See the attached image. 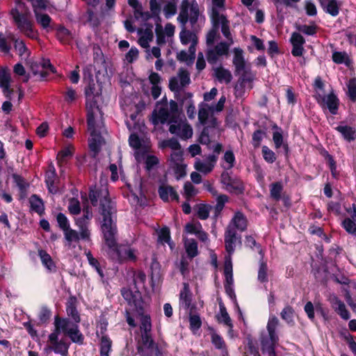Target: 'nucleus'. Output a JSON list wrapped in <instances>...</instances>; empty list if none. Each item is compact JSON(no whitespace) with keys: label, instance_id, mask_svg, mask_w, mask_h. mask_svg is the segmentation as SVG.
<instances>
[{"label":"nucleus","instance_id":"f257e3e1","mask_svg":"<svg viewBox=\"0 0 356 356\" xmlns=\"http://www.w3.org/2000/svg\"><path fill=\"white\" fill-rule=\"evenodd\" d=\"M116 212L114 204L105 195L100 200V213L102 216L101 229L104 244L107 247V253L113 259L120 262L135 261L137 258L136 251L129 246L119 245L117 243Z\"/></svg>","mask_w":356,"mask_h":356},{"label":"nucleus","instance_id":"f03ea898","mask_svg":"<svg viewBox=\"0 0 356 356\" xmlns=\"http://www.w3.org/2000/svg\"><path fill=\"white\" fill-rule=\"evenodd\" d=\"M87 116L88 129L90 134L88 145L90 151L92 152V156L95 157L99 152L101 147L104 143V139L101 136V133L104 127L103 118L97 106H91L88 110Z\"/></svg>","mask_w":356,"mask_h":356},{"label":"nucleus","instance_id":"7ed1b4c3","mask_svg":"<svg viewBox=\"0 0 356 356\" xmlns=\"http://www.w3.org/2000/svg\"><path fill=\"white\" fill-rule=\"evenodd\" d=\"M181 108H179L178 104L170 100L169 104L164 106L154 108L149 118L150 122L154 125L168 124L177 117H179Z\"/></svg>","mask_w":356,"mask_h":356},{"label":"nucleus","instance_id":"20e7f679","mask_svg":"<svg viewBox=\"0 0 356 356\" xmlns=\"http://www.w3.org/2000/svg\"><path fill=\"white\" fill-rule=\"evenodd\" d=\"M48 70L54 72V68L49 60L40 61L33 58H28L26 67H24V82L32 76L44 78L48 74Z\"/></svg>","mask_w":356,"mask_h":356},{"label":"nucleus","instance_id":"39448f33","mask_svg":"<svg viewBox=\"0 0 356 356\" xmlns=\"http://www.w3.org/2000/svg\"><path fill=\"white\" fill-rule=\"evenodd\" d=\"M279 324V319L275 316H271L269 318L266 325L267 333H263L260 337L261 349L263 353L275 350L279 341L276 333Z\"/></svg>","mask_w":356,"mask_h":356},{"label":"nucleus","instance_id":"423d86ee","mask_svg":"<svg viewBox=\"0 0 356 356\" xmlns=\"http://www.w3.org/2000/svg\"><path fill=\"white\" fill-rule=\"evenodd\" d=\"M129 5L134 9V16L137 20L147 22L152 18L160 19L161 5L157 0H149L150 11H145L138 0H128Z\"/></svg>","mask_w":356,"mask_h":356},{"label":"nucleus","instance_id":"0eeeda50","mask_svg":"<svg viewBox=\"0 0 356 356\" xmlns=\"http://www.w3.org/2000/svg\"><path fill=\"white\" fill-rule=\"evenodd\" d=\"M200 15L198 5L193 1L191 3L188 0H183L181 1L180 12L177 17L178 22L181 26H186L188 21L190 22L193 26L197 22Z\"/></svg>","mask_w":356,"mask_h":356},{"label":"nucleus","instance_id":"6e6552de","mask_svg":"<svg viewBox=\"0 0 356 356\" xmlns=\"http://www.w3.org/2000/svg\"><path fill=\"white\" fill-rule=\"evenodd\" d=\"M54 325H57L59 330L67 335L74 343H83V337L79 330L78 323H74L67 318L56 316Z\"/></svg>","mask_w":356,"mask_h":356},{"label":"nucleus","instance_id":"1a4fd4ad","mask_svg":"<svg viewBox=\"0 0 356 356\" xmlns=\"http://www.w3.org/2000/svg\"><path fill=\"white\" fill-rule=\"evenodd\" d=\"M225 11V10H214L213 11H211V21L213 28L218 29L220 27L223 35L228 41H230V43H234V40L229 31V21L227 19Z\"/></svg>","mask_w":356,"mask_h":356},{"label":"nucleus","instance_id":"9d476101","mask_svg":"<svg viewBox=\"0 0 356 356\" xmlns=\"http://www.w3.org/2000/svg\"><path fill=\"white\" fill-rule=\"evenodd\" d=\"M169 125V131L170 134L179 137L182 140H187L193 136V129L186 122V119L177 117L168 124Z\"/></svg>","mask_w":356,"mask_h":356},{"label":"nucleus","instance_id":"9b49d317","mask_svg":"<svg viewBox=\"0 0 356 356\" xmlns=\"http://www.w3.org/2000/svg\"><path fill=\"white\" fill-rule=\"evenodd\" d=\"M54 332L49 335L48 345L45 348V350L47 353L53 350L56 354L67 356L69 346L63 340H58V336L61 331L57 325H54Z\"/></svg>","mask_w":356,"mask_h":356},{"label":"nucleus","instance_id":"f8f14e48","mask_svg":"<svg viewBox=\"0 0 356 356\" xmlns=\"http://www.w3.org/2000/svg\"><path fill=\"white\" fill-rule=\"evenodd\" d=\"M190 83L189 72L184 68H180L178 70L177 75L170 79L169 88L175 93H179L182 88L188 86Z\"/></svg>","mask_w":356,"mask_h":356},{"label":"nucleus","instance_id":"ddd939ff","mask_svg":"<svg viewBox=\"0 0 356 356\" xmlns=\"http://www.w3.org/2000/svg\"><path fill=\"white\" fill-rule=\"evenodd\" d=\"M241 76L234 87L236 93L238 95H242L245 89L250 90L252 88V81L255 74L250 68L242 70Z\"/></svg>","mask_w":356,"mask_h":356},{"label":"nucleus","instance_id":"4468645a","mask_svg":"<svg viewBox=\"0 0 356 356\" xmlns=\"http://www.w3.org/2000/svg\"><path fill=\"white\" fill-rule=\"evenodd\" d=\"M230 41L227 42H221L214 47L209 48L207 52V59L211 64L216 63L220 56L228 54L229 48L231 44Z\"/></svg>","mask_w":356,"mask_h":356},{"label":"nucleus","instance_id":"2eb2a0df","mask_svg":"<svg viewBox=\"0 0 356 356\" xmlns=\"http://www.w3.org/2000/svg\"><path fill=\"white\" fill-rule=\"evenodd\" d=\"M179 38L182 44L187 45L191 43L188 51L191 55L192 58L195 57V47L197 44V37L196 34L189 30L186 29V26H181V30L179 33Z\"/></svg>","mask_w":356,"mask_h":356},{"label":"nucleus","instance_id":"dca6fc26","mask_svg":"<svg viewBox=\"0 0 356 356\" xmlns=\"http://www.w3.org/2000/svg\"><path fill=\"white\" fill-rule=\"evenodd\" d=\"M225 249L229 257L234 253L237 242L241 243V236H237L236 231L232 225H228L225 232Z\"/></svg>","mask_w":356,"mask_h":356},{"label":"nucleus","instance_id":"f3484780","mask_svg":"<svg viewBox=\"0 0 356 356\" xmlns=\"http://www.w3.org/2000/svg\"><path fill=\"white\" fill-rule=\"evenodd\" d=\"M221 182L229 192L242 193L244 190L241 181L236 178H232L227 172L222 173Z\"/></svg>","mask_w":356,"mask_h":356},{"label":"nucleus","instance_id":"a211bd4d","mask_svg":"<svg viewBox=\"0 0 356 356\" xmlns=\"http://www.w3.org/2000/svg\"><path fill=\"white\" fill-rule=\"evenodd\" d=\"M141 337L143 344L147 346L146 348H153L155 350V356H166L165 347L167 344L165 343L160 345L155 343L152 337L151 332H142Z\"/></svg>","mask_w":356,"mask_h":356},{"label":"nucleus","instance_id":"6ab92c4d","mask_svg":"<svg viewBox=\"0 0 356 356\" xmlns=\"http://www.w3.org/2000/svg\"><path fill=\"white\" fill-rule=\"evenodd\" d=\"M45 182L51 193L55 194L58 191L59 179L57 176L54 165L52 163L49 165L48 170L46 172Z\"/></svg>","mask_w":356,"mask_h":356},{"label":"nucleus","instance_id":"aec40b11","mask_svg":"<svg viewBox=\"0 0 356 356\" xmlns=\"http://www.w3.org/2000/svg\"><path fill=\"white\" fill-rule=\"evenodd\" d=\"M11 75L8 67L0 68V88H2L3 94L9 97L14 90L10 88Z\"/></svg>","mask_w":356,"mask_h":356},{"label":"nucleus","instance_id":"412c9836","mask_svg":"<svg viewBox=\"0 0 356 356\" xmlns=\"http://www.w3.org/2000/svg\"><path fill=\"white\" fill-rule=\"evenodd\" d=\"M233 52V65L235 67V73L241 74L242 70L250 68L244 58L243 49L241 48H234Z\"/></svg>","mask_w":356,"mask_h":356},{"label":"nucleus","instance_id":"4be33fe9","mask_svg":"<svg viewBox=\"0 0 356 356\" xmlns=\"http://www.w3.org/2000/svg\"><path fill=\"white\" fill-rule=\"evenodd\" d=\"M153 26L152 24H147L145 29H139L138 33L140 35L138 39L139 44L145 49L149 47V43L153 40L154 33L152 31Z\"/></svg>","mask_w":356,"mask_h":356},{"label":"nucleus","instance_id":"5701e85b","mask_svg":"<svg viewBox=\"0 0 356 356\" xmlns=\"http://www.w3.org/2000/svg\"><path fill=\"white\" fill-rule=\"evenodd\" d=\"M122 295L129 305H134L136 307V310H138L140 307H143L141 294L138 290L133 292L129 289H122Z\"/></svg>","mask_w":356,"mask_h":356},{"label":"nucleus","instance_id":"b1692460","mask_svg":"<svg viewBox=\"0 0 356 356\" xmlns=\"http://www.w3.org/2000/svg\"><path fill=\"white\" fill-rule=\"evenodd\" d=\"M290 41L293 46L292 55L301 56L304 51L302 45L305 42L304 38L299 33L294 32L291 35Z\"/></svg>","mask_w":356,"mask_h":356},{"label":"nucleus","instance_id":"393cba45","mask_svg":"<svg viewBox=\"0 0 356 356\" xmlns=\"http://www.w3.org/2000/svg\"><path fill=\"white\" fill-rule=\"evenodd\" d=\"M158 193L161 199L164 202H168L170 200L176 201L179 200L178 194L175 188L171 186L162 184L159 186Z\"/></svg>","mask_w":356,"mask_h":356},{"label":"nucleus","instance_id":"a878e982","mask_svg":"<svg viewBox=\"0 0 356 356\" xmlns=\"http://www.w3.org/2000/svg\"><path fill=\"white\" fill-rule=\"evenodd\" d=\"M139 316L140 320V329L142 332H151L152 331V321L150 315L145 312L144 307H140L136 310Z\"/></svg>","mask_w":356,"mask_h":356},{"label":"nucleus","instance_id":"bb28decb","mask_svg":"<svg viewBox=\"0 0 356 356\" xmlns=\"http://www.w3.org/2000/svg\"><path fill=\"white\" fill-rule=\"evenodd\" d=\"M330 301L334 311L343 318L348 320L350 318V313L347 310L345 304L337 296H333L330 298Z\"/></svg>","mask_w":356,"mask_h":356},{"label":"nucleus","instance_id":"cd10ccee","mask_svg":"<svg viewBox=\"0 0 356 356\" xmlns=\"http://www.w3.org/2000/svg\"><path fill=\"white\" fill-rule=\"evenodd\" d=\"M192 293L189 285L184 283L183 289L179 293V305L185 309H189L191 305Z\"/></svg>","mask_w":356,"mask_h":356},{"label":"nucleus","instance_id":"c85d7f7f","mask_svg":"<svg viewBox=\"0 0 356 356\" xmlns=\"http://www.w3.org/2000/svg\"><path fill=\"white\" fill-rule=\"evenodd\" d=\"M323 9L332 16H337L339 12L340 4L338 0H318Z\"/></svg>","mask_w":356,"mask_h":356},{"label":"nucleus","instance_id":"c756f323","mask_svg":"<svg viewBox=\"0 0 356 356\" xmlns=\"http://www.w3.org/2000/svg\"><path fill=\"white\" fill-rule=\"evenodd\" d=\"M229 225H232L235 229H237L243 232L247 229L248 221L244 214L238 211L235 213Z\"/></svg>","mask_w":356,"mask_h":356},{"label":"nucleus","instance_id":"7c9ffc66","mask_svg":"<svg viewBox=\"0 0 356 356\" xmlns=\"http://www.w3.org/2000/svg\"><path fill=\"white\" fill-rule=\"evenodd\" d=\"M30 209L42 216L44 211V202L41 198L36 195H33L29 198Z\"/></svg>","mask_w":356,"mask_h":356},{"label":"nucleus","instance_id":"2f4dec72","mask_svg":"<svg viewBox=\"0 0 356 356\" xmlns=\"http://www.w3.org/2000/svg\"><path fill=\"white\" fill-rule=\"evenodd\" d=\"M66 312L69 316H70L74 321V323H79L81 321L79 312L76 308V299L74 298H70L67 302Z\"/></svg>","mask_w":356,"mask_h":356},{"label":"nucleus","instance_id":"473e14b6","mask_svg":"<svg viewBox=\"0 0 356 356\" xmlns=\"http://www.w3.org/2000/svg\"><path fill=\"white\" fill-rule=\"evenodd\" d=\"M75 224L79 229V235L82 240L89 241L90 240V231L88 228L89 222L81 220H76Z\"/></svg>","mask_w":356,"mask_h":356},{"label":"nucleus","instance_id":"72a5a7b5","mask_svg":"<svg viewBox=\"0 0 356 356\" xmlns=\"http://www.w3.org/2000/svg\"><path fill=\"white\" fill-rule=\"evenodd\" d=\"M323 102L326 104L332 114L335 115L338 110L339 99L335 95L331 93L323 98Z\"/></svg>","mask_w":356,"mask_h":356},{"label":"nucleus","instance_id":"f704fd0d","mask_svg":"<svg viewBox=\"0 0 356 356\" xmlns=\"http://www.w3.org/2000/svg\"><path fill=\"white\" fill-rule=\"evenodd\" d=\"M56 37L63 44H67L73 39L71 31L63 26L57 28Z\"/></svg>","mask_w":356,"mask_h":356},{"label":"nucleus","instance_id":"c9c22d12","mask_svg":"<svg viewBox=\"0 0 356 356\" xmlns=\"http://www.w3.org/2000/svg\"><path fill=\"white\" fill-rule=\"evenodd\" d=\"M354 212L352 215L353 220L350 218H346L343 221V227L349 234H352L356 236V207L353 205Z\"/></svg>","mask_w":356,"mask_h":356},{"label":"nucleus","instance_id":"e433bc0d","mask_svg":"<svg viewBox=\"0 0 356 356\" xmlns=\"http://www.w3.org/2000/svg\"><path fill=\"white\" fill-rule=\"evenodd\" d=\"M36 22L44 29L49 31L51 26V19L47 14L40 13L38 10H35Z\"/></svg>","mask_w":356,"mask_h":356},{"label":"nucleus","instance_id":"4c0bfd02","mask_svg":"<svg viewBox=\"0 0 356 356\" xmlns=\"http://www.w3.org/2000/svg\"><path fill=\"white\" fill-rule=\"evenodd\" d=\"M26 11L24 9V34L31 39L38 38V32L33 29V23L25 17Z\"/></svg>","mask_w":356,"mask_h":356},{"label":"nucleus","instance_id":"58836bf2","mask_svg":"<svg viewBox=\"0 0 356 356\" xmlns=\"http://www.w3.org/2000/svg\"><path fill=\"white\" fill-rule=\"evenodd\" d=\"M214 73L216 77L220 82L225 81V83H229L232 79L231 72L222 67L216 68Z\"/></svg>","mask_w":356,"mask_h":356},{"label":"nucleus","instance_id":"ea45409f","mask_svg":"<svg viewBox=\"0 0 356 356\" xmlns=\"http://www.w3.org/2000/svg\"><path fill=\"white\" fill-rule=\"evenodd\" d=\"M67 245L70 246L72 243H78L81 238L79 232L71 227L63 232Z\"/></svg>","mask_w":356,"mask_h":356},{"label":"nucleus","instance_id":"a19ab883","mask_svg":"<svg viewBox=\"0 0 356 356\" xmlns=\"http://www.w3.org/2000/svg\"><path fill=\"white\" fill-rule=\"evenodd\" d=\"M245 354L246 356L248 355L253 356H261L257 347L256 346L250 336H248L245 339Z\"/></svg>","mask_w":356,"mask_h":356},{"label":"nucleus","instance_id":"79ce46f5","mask_svg":"<svg viewBox=\"0 0 356 356\" xmlns=\"http://www.w3.org/2000/svg\"><path fill=\"white\" fill-rule=\"evenodd\" d=\"M335 129L342 134L346 140L350 141L355 139V131L351 127L347 125H339Z\"/></svg>","mask_w":356,"mask_h":356},{"label":"nucleus","instance_id":"37998d69","mask_svg":"<svg viewBox=\"0 0 356 356\" xmlns=\"http://www.w3.org/2000/svg\"><path fill=\"white\" fill-rule=\"evenodd\" d=\"M283 191V185L281 182H274L270 186V197L278 201L281 199V194Z\"/></svg>","mask_w":356,"mask_h":356},{"label":"nucleus","instance_id":"c03bdc74","mask_svg":"<svg viewBox=\"0 0 356 356\" xmlns=\"http://www.w3.org/2000/svg\"><path fill=\"white\" fill-rule=\"evenodd\" d=\"M112 341L107 336H102L100 341V355L109 356Z\"/></svg>","mask_w":356,"mask_h":356},{"label":"nucleus","instance_id":"a18cd8bd","mask_svg":"<svg viewBox=\"0 0 356 356\" xmlns=\"http://www.w3.org/2000/svg\"><path fill=\"white\" fill-rule=\"evenodd\" d=\"M217 318L220 323H224L230 328L232 327V320L223 305H220V314L218 315Z\"/></svg>","mask_w":356,"mask_h":356},{"label":"nucleus","instance_id":"49530a36","mask_svg":"<svg viewBox=\"0 0 356 356\" xmlns=\"http://www.w3.org/2000/svg\"><path fill=\"white\" fill-rule=\"evenodd\" d=\"M38 254L40 257L42 263L47 268L51 270L55 268L51 256L46 251L40 250L38 252Z\"/></svg>","mask_w":356,"mask_h":356},{"label":"nucleus","instance_id":"de8ad7c7","mask_svg":"<svg viewBox=\"0 0 356 356\" xmlns=\"http://www.w3.org/2000/svg\"><path fill=\"white\" fill-rule=\"evenodd\" d=\"M88 85L85 88V95L87 97L98 95V92L96 90V86L94 82L92 76L89 74L87 79Z\"/></svg>","mask_w":356,"mask_h":356},{"label":"nucleus","instance_id":"09e8293b","mask_svg":"<svg viewBox=\"0 0 356 356\" xmlns=\"http://www.w3.org/2000/svg\"><path fill=\"white\" fill-rule=\"evenodd\" d=\"M74 147L70 145L65 147L63 149L60 151L57 155V160L59 163H63L67 158H71L73 156Z\"/></svg>","mask_w":356,"mask_h":356},{"label":"nucleus","instance_id":"8fccbe9b","mask_svg":"<svg viewBox=\"0 0 356 356\" xmlns=\"http://www.w3.org/2000/svg\"><path fill=\"white\" fill-rule=\"evenodd\" d=\"M229 197L226 195H220L216 198V204L214 207L215 216L218 217L224 208L225 204L228 201Z\"/></svg>","mask_w":356,"mask_h":356},{"label":"nucleus","instance_id":"3c124183","mask_svg":"<svg viewBox=\"0 0 356 356\" xmlns=\"http://www.w3.org/2000/svg\"><path fill=\"white\" fill-rule=\"evenodd\" d=\"M213 164H209V163L203 162L200 159H197L194 164V168L196 170L202 172L204 174H208L213 170Z\"/></svg>","mask_w":356,"mask_h":356},{"label":"nucleus","instance_id":"603ef678","mask_svg":"<svg viewBox=\"0 0 356 356\" xmlns=\"http://www.w3.org/2000/svg\"><path fill=\"white\" fill-rule=\"evenodd\" d=\"M294 313V309L291 306H286L281 312L280 316L288 324H293Z\"/></svg>","mask_w":356,"mask_h":356},{"label":"nucleus","instance_id":"864d4df0","mask_svg":"<svg viewBox=\"0 0 356 356\" xmlns=\"http://www.w3.org/2000/svg\"><path fill=\"white\" fill-rule=\"evenodd\" d=\"M208 104H201L198 111V120L202 124L207 123V119L211 112Z\"/></svg>","mask_w":356,"mask_h":356},{"label":"nucleus","instance_id":"5fc2aeb1","mask_svg":"<svg viewBox=\"0 0 356 356\" xmlns=\"http://www.w3.org/2000/svg\"><path fill=\"white\" fill-rule=\"evenodd\" d=\"M212 209V207L207 204H199L197 205V216L201 220H206L209 216L210 211Z\"/></svg>","mask_w":356,"mask_h":356},{"label":"nucleus","instance_id":"6e6d98bb","mask_svg":"<svg viewBox=\"0 0 356 356\" xmlns=\"http://www.w3.org/2000/svg\"><path fill=\"white\" fill-rule=\"evenodd\" d=\"M163 13L165 17L168 19L172 16L175 15L177 13V3L174 1H171L168 2L164 8Z\"/></svg>","mask_w":356,"mask_h":356},{"label":"nucleus","instance_id":"4d7b16f0","mask_svg":"<svg viewBox=\"0 0 356 356\" xmlns=\"http://www.w3.org/2000/svg\"><path fill=\"white\" fill-rule=\"evenodd\" d=\"M186 251L191 258H193L197 254V244L195 240L191 239L186 243Z\"/></svg>","mask_w":356,"mask_h":356},{"label":"nucleus","instance_id":"13d9d810","mask_svg":"<svg viewBox=\"0 0 356 356\" xmlns=\"http://www.w3.org/2000/svg\"><path fill=\"white\" fill-rule=\"evenodd\" d=\"M146 280L145 274L142 271H137L134 273L133 281L136 289L138 290L141 286L144 285Z\"/></svg>","mask_w":356,"mask_h":356},{"label":"nucleus","instance_id":"bf43d9fd","mask_svg":"<svg viewBox=\"0 0 356 356\" xmlns=\"http://www.w3.org/2000/svg\"><path fill=\"white\" fill-rule=\"evenodd\" d=\"M258 280L261 283L268 282V266L265 262H261L258 270Z\"/></svg>","mask_w":356,"mask_h":356},{"label":"nucleus","instance_id":"052dcab7","mask_svg":"<svg viewBox=\"0 0 356 356\" xmlns=\"http://www.w3.org/2000/svg\"><path fill=\"white\" fill-rule=\"evenodd\" d=\"M67 208L71 214L78 215L81 211L79 201L76 198H70Z\"/></svg>","mask_w":356,"mask_h":356},{"label":"nucleus","instance_id":"680f3d73","mask_svg":"<svg viewBox=\"0 0 356 356\" xmlns=\"http://www.w3.org/2000/svg\"><path fill=\"white\" fill-rule=\"evenodd\" d=\"M56 220L58 225V227L63 232L70 227V222L67 217L65 214L62 213H59L56 216Z\"/></svg>","mask_w":356,"mask_h":356},{"label":"nucleus","instance_id":"e2e57ef3","mask_svg":"<svg viewBox=\"0 0 356 356\" xmlns=\"http://www.w3.org/2000/svg\"><path fill=\"white\" fill-rule=\"evenodd\" d=\"M348 95L353 101H356V79L353 78L349 80L348 83Z\"/></svg>","mask_w":356,"mask_h":356},{"label":"nucleus","instance_id":"0e129e2a","mask_svg":"<svg viewBox=\"0 0 356 356\" xmlns=\"http://www.w3.org/2000/svg\"><path fill=\"white\" fill-rule=\"evenodd\" d=\"M190 327L192 330H197L200 328L202 321L199 315L190 314L189 316Z\"/></svg>","mask_w":356,"mask_h":356},{"label":"nucleus","instance_id":"69168bd1","mask_svg":"<svg viewBox=\"0 0 356 356\" xmlns=\"http://www.w3.org/2000/svg\"><path fill=\"white\" fill-rule=\"evenodd\" d=\"M10 15H12L15 23L20 31L22 30V14L20 13L17 8H12L10 10Z\"/></svg>","mask_w":356,"mask_h":356},{"label":"nucleus","instance_id":"338daca9","mask_svg":"<svg viewBox=\"0 0 356 356\" xmlns=\"http://www.w3.org/2000/svg\"><path fill=\"white\" fill-rule=\"evenodd\" d=\"M64 97L65 101L68 104H71L76 99L77 95L73 88L67 87L66 92L64 93Z\"/></svg>","mask_w":356,"mask_h":356},{"label":"nucleus","instance_id":"774afa93","mask_svg":"<svg viewBox=\"0 0 356 356\" xmlns=\"http://www.w3.org/2000/svg\"><path fill=\"white\" fill-rule=\"evenodd\" d=\"M262 153L264 159L268 163H273L275 161V153L266 146L262 147Z\"/></svg>","mask_w":356,"mask_h":356}]
</instances>
